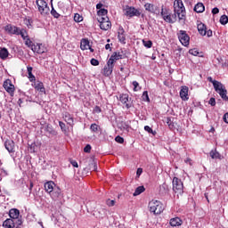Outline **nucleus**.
Masks as SVG:
<instances>
[{"label": "nucleus", "mask_w": 228, "mask_h": 228, "mask_svg": "<svg viewBox=\"0 0 228 228\" xmlns=\"http://www.w3.org/2000/svg\"><path fill=\"white\" fill-rule=\"evenodd\" d=\"M174 13L177 15L179 20H184L186 19V8H184L183 0H175Z\"/></svg>", "instance_id": "obj_1"}, {"label": "nucleus", "mask_w": 228, "mask_h": 228, "mask_svg": "<svg viewBox=\"0 0 228 228\" xmlns=\"http://www.w3.org/2000/svg\"><path fill=\"white\" fill-rule=\"evenodd\" d=\"M160 15L165 20V22H167L168 24H175L177 22V15L175 12L172 13L169 9L164 8L162 6Z\"/></svg>", "instance_id": "obj_2"}, {"label": "nucleus", "mask_w": 228, "mask_h": 228, "mask_svg": "<svg viewBox=\"0 0 228 228\" xmlns=\"http://www.w3.org/2000/svg\"><path fill=\"white\" fill-rule=\"evenodd\" d=\"M148 208L151 213L153 215H161L162 211H165V206L158 200H152L149 202Z\"/></svg>", "instance_id": "obj_3"}, {"label": "nucleus", "mask_w": 228, "mask_h": 228, "mask_svg": "<svg viewBox=\"0 0 228 228\" xmlns=\"http://www.w3.org/2000/svg\"><path fill=\"white\" fill-rule=\"evenodd\" d=\"M36 4L40 15L43 17H47V15H49L51 9L49 8V4L47 2H45V0H37Z\"/></svg>", "instance_id": "obj_4"}, {"label": "nucleus", "mask_w": 228, "mask_h": 228, "mask_svg": "<svg viewBox=\"0 0 228 228\" xmlns=\"http://www.w3.org/2000/svg\"><path fill=\"white\" fill-rule=\"evenodd\" d=\"M184 185L183 184V181L177 177L173 178V191L175 193H178L179 195L183 193Z\"/></svg>", "instance_id": "obj_5"}, {"label": "nucleus", "mask_w": 228, "mask_h": 228, "mask_svg": "<svg viewBox=\"0 0 228 228\" xmlns=\"http://www.w3.org/2000/svg\"><path fill=\"white\" fill-rule=\"evenodd\" d=\"M23 221L22 219H18L17 221L7 218L4 223H3V227L4 228H19L20 225H22Z\"/></svg>", "instance_id": "obj_6"}, {"label": "nucleus", "mask_w": 228, "mask_h": 228, "mask_svg": "<svg viewBox=\"0 0 228 228\" xmlns=\"http://www.w3.org/2000/svg\"><path fill=\"white\" fill-rule=\"evenodd\" d=\"M125 15L130 19L133 17H140V15H142V12L134 7L126 5L125 8Z\"/></svg>", "instance_id": "obj_7"}, {"label": "nucleus", "mask_w": 228, "mask_h": 228, "mask_svg": "<svg viewBox=\"0 0 228 228\" xmlns=\"http://www.w3.org/2000/svg\"><path fill=\"white\" fill-rule=\"evenodd\" d=\"M178 38L182 45H184V47H188V45H190V36H188L185 30H179Z\"/></svg>", "instance_id": "obj_8"}, {"label": "nucleus", "mask_w": 228, "mask_h": 228, "mask_svg": "<svg viewBox=\"0 0 228 228\" xmlns=\"http://www.w3.org/2000/svg\"><path fill=\"white\" fill-rule=\"evenodd\" d=\"M119 101L120 102H122V104H125L126 110H129V108H133V99L129 98V94H120Z\"/></svg>", "instance_id": "obj_9"}, {"label": "nucleus", "mask_w": 228, "mask_h": 228, "mask_svg": "<svg viewBox=\"0 0 228 228\" xmlns=\"http://www.w3.org/2000/svg\"><path fill=\"white\" fill-rule=\"evenodd\" d=\"M9 216L12 220H14V222H17L18 220H22V216H20V211L17 208H11L9 210Z\"/></svg>", "instance_id": "obj_10"}, {"label": "nucleus", "mask_w": 228, "mask_h": 228, "mask_svg": "<svg viewBox=\"0 0 228 228\" xmlns=\"http://www.w3.org/2000/svg\"><path fill=\"white\" fill-rule=\"evenodd\" d=\"M4 30L9 34V35H17L19 36V32L20 31V28L8 24L5 26Z\"/></svg>", "instance_id": "obj_11"}, {"label": "nucleus", "mask_w": 228, "mask_h": 228, "mask_svg": "<svg viewBox=\"0 0 228 228\" xmlns=\"http://www.w3.org/2000/svg\"><path fill=\"white\" fill-rule=\"evenodd\" d=\"M4 88L11 95L15 93V86L12 84V80L10 79H7L4 82Z\"/></svg>", "instance_id": "obj_12"}, {"label": "nucleus", "mask_w": 228, "mask_h": 228, "mask_svg": "<svg viewBox=\"0 0 228 228\" xmlns=\"http://www.w3.org/2000/svg\"><path fill=\"white\" fill-rule=\"evenodd\" d=\"M44 131L46 133V136L48 138H51L53 136H56L58 134V132L53 128V126L46 125L43 127Z\"/></svg>", "instance_id": "obj_13"}, {"label": "nucleus", "mask_w": 228, "mask_h": 228, "mask_svg": "<svg viewBox=\"0 0 228 228\" xmlns=\"http://www.w3.org/2000/svg\"><path fill=\"white\" fill-rule=\"evenodd\" d=\"M33 88L37 90V92H40V94H45V87L44 86V83L40 80H36L34 83H32Z\"/></svg>", "instance_id": "obj_14"}, {"label": "nucleus", "mask_w": 228, "mask_h": 228, "mask_svg": "<svg viewBox=\"0 0 228 228\" xmlns=\"http://www.w3.org/2000/svg\"><path fill=\"white\" fill-rule=\"evenodd\" d=\"M4 147L8 152H15V142L12 140H6L4 142Z\"/></svg>", "instance_id": "obj_15"}, {"label": "nucleus", "mask_w": 228, "mask_h": 228, "mask_svg": "<svg viewBox=\"0 0 228 228\" xmlns=\"http://www.w3.org/2000/svg\"><path fill=\"white\" fill-rule=\"evenodd\" d=\"M55 187H56V183H54V182L53 181H49L45 183V190L46 193H49V195L52 194Z\"/></svg>", "instance_id": "obj_16"}, {"label": "nucleus", "mask_w": 228, "mask_h": 228, "mask_svg": "<svg viewBox=\"0 0 228 228\" xmlns=\"http://www.w3.org/2000/svg\"><path fill=\"white\" fill-rule=\"evenodd\" d=\"M113 66L110 65L108 62L107 64L104 66L103 69H102V74L103 76H105L106 77H110V74H113Z\"/></svg>", "instance_id": "obj_17"}, {"label": "nucleus", "mask_w": 228, "mask_h": 228, "mask_svg": "<svg viewBox=\"0 0 228 228\" xmlns=\"http://www.w3.org/2000/svg\"><path fill=\"white\" fill-rule=\"evenodd\" d=\"M118 38L121 44H126V31L124 30V28H122V27H119V28H118Z\"/></svg>", "instance_id": "obj_18"}, {"label": "nucleus", "mask_w": 228, "mask_h": 228, "mask_svg": "<svg viewBox=\"0 0 228 228\" xmlns=\"http://www.w3.org/2000/svg\"><path fill=\"white\" fill-rule=\"evenodd\" d=\"M63 118L65 122H67V124L70 126V127H74V118H72L70 113L65 112V114L63 115Z\"/></svg>", "instance_id": "obj_19"}, {"label": "nucleus", "mask_w": 228, "mask_h": 228, "mask_svg": "<svg viewBox=\"0 0 228 228\" xmlns=\"http://www.w3.org/2000/svg\"><path fill=\"white\" fill-rule=\"evenodd\" d=\"M169 224L172 227H179V225H183V220L179 217L171 218Z\"/></svg>", "instance_id": "obj_20"}, {"label": "nucleus", "mask_w": 228, "mask_h": 228, "mask_svg": "<svg viewBox=\"0 0 228 228\" xmlns=\"http://www.w3.org/2000/svg\"><path fill=\"white\" fill-rule=\"evenodd\" d=\"M180 97L182 101H188V86H183L180 90Z\"/></svg>", "instance_id": "obj_21"}, {"label": "nucleus", "mask_w": 228, "mask_h": 228, "mask_svg": "<svg viewBox=\"0 0 228 228\" xmlns=\"http://www.w3.org/2000/svg\"><path fill=\"white\" fill-rule=\"evenodd\" d=\"M52 199H58L59 197L61 196V189H60V187H53V191L52 192V194H50Z\"/></svg>", "instance_id": "obj_22"}, {"label": "nucleus", "mask_w": 228, "mask_h": 228, "mask_svg": "<svg viewBox=\"0 0 228 228\" xmlns=\"http://www.w3.org/2000/svg\"><path fill=\"white\" fill-rule=\"evenodd\" d=\"M80 48L82 51H86L90 48V41H88V39H82L80 42Z\"/></svg>", "instance_id": "obj_23"}, {"label": "nucleus", "mask_w": 228, "mask_h": 228, "mask_svg": "<svg viewBox=\"0 0 228 228\" xmlns=\"http://www.w3.org/2000/svg\"><path fill=\"white\" fill-rule=\"evenodd\" d=\"M204 10H206V7L204 6V4H202V3H198L194 6V12H196V13H202L204 12Z\"/></svg>", "instance_id": "obj_24"}, {"label": "nucleus", "mask_w": 228, "mask_h": 228, "mask_svg": "<svg viewBox=\"0 0 228 228\" xmlns=\"http://www.w3.org/2000/svg\"><path fill=\"white\" fill-rule=\"evenodd\" d=\"M100 28L103 30V31H108V29H110L111 28V21L107 20V21H103L100 24Z\"/></svg>", "instance_id": "obj_25"}, {"label": "nucleus", "mask_w": 228, "mask_h": 228, "mask_svg": "<svg viewBox=\"0 0 228 228\" xmlns=\"http://www.w3.org/2000/svg\"><path fill=\"white\" fill-rule=\"evenodd\" d=\"M214 89L215 91L217 93V92H220L221 90H224V88H225V86H224V84H222V82H214Z\"/></svg>", "instance_id": "obj_26"}, {"label": "nucleus", "mask_w": 228, "mask_h": 228, "mask_svg": "<svg viewBox=\"0 0 228 228\" xmlns=\"http://www.w3.org/2000/svg\"><path fill=\"white\" fill-rule=\"evenodd\" d=\"M206 25L203 23H200L198 24V31L200 33V35H201L202 37H206Z\"/></svg>", "instance_id": "obj_27"}, {"label": "nucleus", "mask_w": 228, "mask_h": 228, "mask_svg": "<svg viewBox=\"0 0 228 228\" xmlns=\"http://www.w3.org/2000/svg\"><path fill=\"white\" fill-rule=\"evenodd\" d=\"M40 45H42L40 44L32 45L31 50L33 51V53H37V54H43L44 50H41Z\"/></svg>", "instance_id": "obj_28"}, {"label": "nucleus", "mask_w": 228, "mask_h": 228, "mask_svg": "<svg viewBox=\"0 0 228 228\" xmlns=\"http://www.w3.org/2000/svg\"><path fill=\"white\" fill-rule=\"evenodd\" d=\"M111 56H114V59L118 61V60L124 59L126 57V54H124V52H114Z\"/></svg>", "instance_id": "obj_29"}, {"label": "nucleus", "mask_w": 228, "mask_h": 228, "mask_svg": "<svg viewBox=\"0 0 228 228\" xmlns=\"http://www.w3.org/2000/svg\"><path fill=\"white\" fill-rule=\"evenodd\" d=\"M217 94H219L221 99H223V101L228 102V96H227V89H225V87L221 90L218 91Z\"/></svg>", "instance_id": "obj_30"}, {"label": "nucleus", "mask_w": 228, "mask_h": 228, "mask_svg": "<svg viewBox=\"0 0 228 228\" xmlns=\"http://www.w3.org/2000/svg\"><path fill=\"white\" fill-rule=\"evenodd\" d=\"M10 53L8 52V49L6 48H2L0 50V58L1 60H6V58H8Z\"/></svg>", "instance_id": "obj_31"}, {"label": "nucleus", "mask_w": 228, "mask_h": 228, "mask_svg": "<svg viewBox=\"0 0 228 228\" xmlns=\"http://www.w3.org/2000/svg\"><path fill=\"white\" fill-rule=\"evenodd\" d=\"M143 191H145V187L143 185H142L135 189L133 195H134V197H138V195H142V193H143Z\"/></svg>", "instance_id": "obj_32"}, {"label": "nucleus", "mask_w": 228, "mask_h": 228, "mask_svg": "<svg viewBox=\"0 0 228 228\" xmlns=\"http://www.w3.org/2000/svg\"><path fill=\"white\" fill-rule=\"evenodd\" d=\"M19 35L21 36L23 40H26L29 36L28 35V30L26 28H20Z\"/></svg>", "instance_id": "obj_33"}, {"label": "nucleus", "mask_w": 228, "mask_h": 228, "mask_svg": "<svg viewBox=\"0 0 228 228\" xmlns=\"http://www.w3.org/2000/svg\"><path fill=\"white\" fill-rule=\"evenodd\" d=\"M144 8L147 12H151V13H154V4H145Z\"/></svg>", "instance_id": "obj_34"}, {"label": "nucleus", "mask_w": 228, "mask_h": 228, "mask_svg": "<svg viewBox=\"0 0 228 228\" xmlns=\"http://www.w3.org/2000/svg\"><path fill=\"white\" fill-rule=\"evenodd\" d=\"M99 129H101V126H99L97 124L94 123L90 126V130L92 133H99Z\"/></svg>", "instance_id": "obj_35"}, {"label": "nucleus", "mask_w": 228, "mask_h": 228, "mask_svg": "<svg viewBox=\"0 0 228 228\" xmlns=\"http://www.w3.org/2000/svg\"><path fill=\"white\" fill-rule=\"evenodd\" d=\"M142 45L147 49H151V47H152V41L142 39Z\"/></svg>", "instance_id": "obj_36"}, {"label": "nucleus", "mask_w": 228, "mask_h": 228, "mask_svg": "<svg viewBox=\"0 0 228 228\" xmlns=\"http://www.w3.org/2000/svg\"><path fill=\"white\" fill-rule=\"evenodd\" d=\"M51 15L54 18V19H60V13H58V12H56L54 10V7L53 6L52 4V10L50 11Z\"/></svg>", "instance_id": "obj_37"}, {"label": "nucleus", "mask_w": 228, "mask_h": 228, "mask_svg": "<svg viewBox=\"0 0 228 228\" xmlns=\"http://www.w3.org/2000/svg\"><path fill=\"white\" fill-rule=\"evenodd\" d=\"M117 61H118L115 59V56L110 55V58L107 61V63L115 68V63H117Z\"/></svg>", "instance_id": "obj_38"}, {"label": "nucleus", "mask_w": 228, "mask_h": 228, "mask_svg": "<svg viewBox=\"0 0 228 228\" xmlns=\"http://www.w3.org/2000/svg\"><path fill=\"white\" fill-rule=\"evenodd\" d=\"M142 101H144L146 102H151V98H149V92L144 91L142 93Z\"/></svg>", "instance_id": "obj_39"}, {"label": "nucleus", "mask_w": 228, "mask_h": 228, "mask_svg": "<svg viewBox=\"0 0 228 228\" xmlns=\"http://www.w3.org/2000/svg\"><path fill=\"white\" fill-rule=\"evenodd\" d=\"M219 21H220V23L223 26H225V24L228 23V17H227V15H222Z\"/></svg>", "instance_id": "obj_40"}, {"label": "nucleus", "mask_w": 228, "mask_h": 228, "mask_svg": "<svg viewBox=\"0 0 228 228\" xmlns=\"http://www.w3.org/2000/svg\"><path fill=\"white\" fill-rule=\"evenodd\" d=\"M132 85L134 86V92H138V90H142V87L137 81H133Z\"/></svg>", "instance_id": "obj_41"}, {"label": "nucleus", "mask_w": 228, "mask_h": 228, "mask_svg": "<svg viewBox=\"0 0 228 228\" xmlns=\"http://www.w3.org/2000/svg\"><path fill=\"white\" fill-rule=\"evenodd\" d=\"M144 131L150 133V134H153V136H156V131L152 130V128L149 126H144Z\"/></svg>", "instance_id": "obj_42"}, {"label": "nucleus", "mask_w": 228, "mask_h": 228, "mask_svg": "<svg viewBox=\"0 0 228 228\" xmlns=\"http://www.w3.org/2000/svg\"><path fill=\"white\" fill-rule=\"evenodd\" d=\"M97 14L99 15V17H104L105 15H108V10H106V9H100L97 12Z\"/></svg>", "instance_id": "obj_43"}, {"label": "nucleus", "mask_w": 228, "mask_h": 228, "mask_svg": "<svg viewBox=\"0 0 228 228\" xmlns=\"http://www.w3.org/2000/svg\"><path fill=\"white\" fill-rule=\"evenodd\" d=\"M23 40H24L25 45H27V47H33V41H31L29 37Z\"/></svg>", "instance_id": "obj_44"}, {"label": "nucleus", "mask_w": 228, "mask_h": 228, "mask_svg": "<svg viewBox=\"0 0 228 228\" xmlns=\"http://www.w3.org/2000/svg\"><path fill=\"white\" fill-rule=\"evenodd\" d=\"M167 124L169 127V129H175L174 122H172V119L170 118H167Z\"/></svg>", "instance_id": "obj_45"}, {"label": "nucleus", "mask_w": 228, "mask_h": 228, "mask_svg": "<svg viewBox=\"0 0 228 228\" xmlns=\"http://www.w3.org/2000/svg\"><path fill=\"white\" fill-rule=\"evenodd\" d=\"M59 126L62 133H67V126L65 125V123H63V121H59Z\"/></svg>", "instance_id": "obj_46"}, {"label": "nucleus", "mask_w": 228, "mask_h": 228, "mask_svg": "<svg viewBox=\"0 0 228 228\" xmlns=\"http://www.w3.org/2000/svg\"><path fill=\"white\" fill-rule=\"evenodd\" d=\"M74 20L75 22H81L83 20V16L79 15V13H75Z\"/></svg>", "instance_id": "obj_47"}, {"label": "nucleus", "mask_w": 228, "mask_h": 228, "mask_svg": "<svg viewBox=\"0 0 228 228\" xmlns=\"http://www.w3.org/2000/svg\"><path fill=\"white\" fill-rule=\"evenodd\" d=\"M189 54H191L192 56H199L200 53L199 50H197V48H193L189 50Z\"/></svg>", "instance_id": "obj_48"}, {"label": "nucleus", "mask_w": 228, "mask_h": 228, "mask_svg": "<svg viewBox=\"0 0 228 228\" xmlns=\"http://www.w3.org/2000/svg\"><path fill=\"white\" fill-rule=\"evenodd\" d=\"M164 190V193H168V185H167V183H163L160 186V191H162Z\"/></svg>", "instance_id": "obj_49"}, {"label": "nucleus", "mask_w": 228, "mask_h": 228, "mask_svg": "<svg viewBox=\"0 0 228 228\" xmlns=\"http://www.w3.org/2000/svg\"><path fill=\"white\" fill-rule=\"evenodd\" d=\"M108 20H110L108 17L100 16L98 18V22H100V24H102V22H107Z\"/></svg>", "instance_id": "obj_50"}, {"label": "nucleus", "mask_w": 228, "mask_h": 228, "mask_svg": "<svg viewBox=\"0 0 228 228\" xmlns=\"http://www.w3.org/2000/svg\"><path fill=\"white\" fill-rule=\"evenodd\" d=\"M28 79L30 83H34L35 81H37V77H35V75H33V73H28Z\"/></svg>", "instance_id": "obj_51"}, {"label": "nucleus", "mask_w": 228, "mask_h": 228, "mask_svg": "<svg viewBox=\"0 0 228 228\" xmlns=\"http://www.w3.org/2000/svg\"><path fill=\"white\" fill-rule=\"evenodd\" d=\"M218 156H220V154L216 151H210V157L212 158V159H215L216 158H218Z\"/></svg>", "instance_id": "obj_52"}, {"label": "nucleus", "mask_w": 228, "mask_h": 228, "mask_svg": "<svg viewBox=\"0 0 228 228\" xmlns=\"http://www.w3.org/2000/svg\"><path fill=\"white\" fill-rule=\"evenodd\" d=\"M208 104L213 107L216 106V100L214 97L210 98L208 101Z\"/></svg>", "instance_id": "obj_53"}, {"label": "nucleus", "mask_w": 228, "mask_h": 228, "mask_svg": "<svg viewBox=\"0 0 228 228\" xmlns=\"http://www.w3.org/2000/svg\"><path fill=\"white\" fill-rule=\"evenodd\" d=\"M115 141L118 143H124V137H121L120 135L116 136Z\"/></svg>", "instance_id": "obj_54"}, {"label": "nucleus", "mask_w": 228, "mask_h": 228, "mask_svg": "<svg viewBox=\"0 0 228 228\" xmlns=\"http://www.w3.org/2000/svg\"><path fill=\"white\" fill-rule=\"evenodd\" d=\"M107 206H109L110 208H112V206H115V200H108L106 202Z\"/></svg>", "instance_id": "obj_55"}, {"label": "nucleus", "mask_w": 228, "mask_h": 228, "mask_svg": "<svg viewBox=\"0 0 228 228\" xmlns=\"http://www.w3.org/2000/svg\"><path fill=\"white\" fill-rule=\"evenodd\" d=\"M90 151H92V146H91L90 144H87V145L84 148V152L90 153Z\"/></svg>", "instance_id": "obj_56"}, {"label": "nucleus", "mask_w": 228, "mask_h": 228, "mask_svg": "<svg viewBox=\"0 0 228 228\" xmlns=\"http://www.w3.org/2000/svg\"><path fill=\"white\" fill-rule=\"evenodd\" d=\"M91 65H94V67H97L99 65V61L96 59H91Z\"/></svg>", "instance_id": "obj_57"}, {"label": "nucleus", "mask_w": 228, "mask_h": 228, "mask_svg": "<svg viewBox=\"0 0 228 228\" xmlns=\"http://www.w3.org/2000/svg\"><path fill=\"white\" fill-rule=\"evenodd\" d=\"M142 174H143V169H142V167H139L136 171L137 177H140Z\"/></svg>", "instance_id": "obj_58"}, {"label": "nucleus", "mask_w": 228, "mask_h": 228, "mask_svg": "<svg viewBox=\"0 0 228 228\" xmlns=\"http://www.w3.org/2000/svg\"><path fill=\"white\" fill-rule=\"evenodd\" d=\"M102 110H101V107L95 106L94 109V113H101Z\"/></svg>", "instance_id": "obj_59"}, {"label": "nucleus", "mask_w": 228, "mask_h": 228, "mask_svg": "<svg viewBox=\"0 0 228 228\" xmlns=\"http://www.w3.org/2000/svg\"><path fill=\"white\" fill-rule=\"evenodd\" d=\"M212 13L213 15H216L217 13H220V9H218L217 7L213 8Z\"/></svg>", "instance_id": "obj_60"}, {"label": "nucleus", "mask_w": 228, "mask_h": 228, "mask_svg": "<svg viewBox=\"0 0 228 228\" xmlns=\"http://www.w3.org/2000/svg\"><path fill=\"white\" fill-rule=\"evenodd\" d=\"M206 35L207 37H213V31L211 29H208V28L206 29Z\"/></svg>", "instance_id": "obj_61"}, {"label": "nucleus", "mask_w": 228, "mask_h": 228, "mask_svg": "<svg viewBox=\"0 0 228 228\" xmlns=\"http://www.w3.org/2000/svg\"><path fill=\"white\" fill-rule=\"evenodd\" d=\"M72 167H75V168H77L79 166L77 165V161L76 160H71L70 161Z\"/></svg>", "instance_id": "obj_62"}, {"label": "nucleus", "mask_w": 228, "mask_h": 228, "mask_svg": "<svg viewBox=\"0 0 228 228\" xmlns=\"http://www.w3.org/2000/svg\"><path fill=\"white\" fill-rule=\"evenodd\" d=\"M102 6H104L102 3H99V4H96V10H102L103 8H102Z\"/></svg>", "instance_id": "obj_63"}, {"label": "nucleus", "mask_w": 228, "mask_h": 228, "mask_svg": "<svg viewBox=\"0 0 228 228\" xmlns=\"http://www.w3.org/2000/svg\"><path fill=\"white\" fill-rule=\"evenodd\" d=\"M224 120L226 124H228V112L224 115Z\"/></svg>", "instance_id": "obj_64"}]
</instances>
